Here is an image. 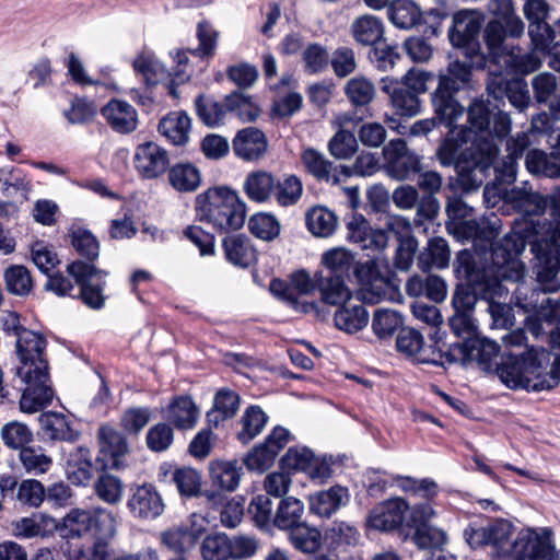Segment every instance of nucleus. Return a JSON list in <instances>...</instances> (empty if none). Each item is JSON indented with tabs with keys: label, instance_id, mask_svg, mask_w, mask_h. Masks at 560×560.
<instances>
[{
	"label": "nucleus",
	"instance_id": "f257e3e1",
	"mask_svg": "<svg viewBox=\"0 0 560 560\" xmlns=\"http://www.w3.org/2000/svg\"><path fill=\"white\" fill-rule=\"evenodd\" d=\"M468 128L462 129L463 140L471 141L476 153L486 155V162L474 170V184H482V175L490 166L494 167L495 178L502 184H511L516 179L517 160L530 145L527 132H520L506 140V156L498 162L499 147L497 140L505 138L512 126L510 116L495 112L489 101L475 98L467 108Z\"/></svg>",
	"mask_w": 560,
	"mask_h": 560
},
{
	"label": "nucleus",
	"instance_id": "f03ea898",
	"mask_svg": "<svg viewBox=\"0 0 560 560\" xmlns=\"http://www.w3.org/2000/svg\"><path fill=\"white\" fill-rule=\"evenodd\" d=\"M492 220H468L464 222V229L474 242H486L490 245L489 260L487 269L489 279L480 285L479 294L481 299L489 303L488 310L498 327L512 325L510 318V307L495 298L501 299L508 293L501 281L521 282L524 278L525 267L518 259V255L525 249V243L517 234H506L494 242L499 235V219L492 215Z\"/></svg>",
	"mask_w": 560,
	"mask_h": 560
},
{
	"label": "nucleus",
	"instance_id": "7ed1b4c3",
	"mask_svg": "<svg viewBox=\"0 0 560 560\" xmlns=\"http://www.w3.org/2000/svg\"><path fill=\"white\" fill-rule=\"evenodd\" d=\"M15 348L20 360L15 371L22 390L20 408L23 412L34 413L47 406L54 397L45 359L46 340L33 330H22Z\"/></svg>",
	"mask_w": 560,
	"mask_h": 560
},
{
	"label": "nucleus",
	"instance_id": "20e7f679",
	"mask_svg": "<svg viewBox=\"0 0 560 560\" xmlns=\"http://www.w3.org/2000/svg\"><path fill=\"white\" fill-rule=\"evenodd\" d=\"M550 354L545 349H529L521 355L503 353L497 374L510 388L541 392L551 389L558 381L549 371Z\"/></svg>",
	"mask_w": 560,
	"mask_h": 560
},
{
	"label": "nucleus",
	"instance_id": "39448f33",
	"mask_svg": "<svg viewBox=\"0 0 560 560\" xmlns=\"http://www.w3.org/2000/svg\"><path fill=\"white\" fill-rule=\"evenodd\" d=\"M199 220L219 233L241 229L245 223L246 206L238 194L228 187H213L196 198Z\"/></svg>",
	"mask_w": 560,
	"mask_h": 560
},
{
	"label": "nucleus",
	"instance_id": "423d86ee",
	"mask_svg": "<svg viewBox=\"0 0 560 560\" xmlns=\"http://www.w3.org/2000/svg\"><path fill=\"white\" fill-rule=\"evenodd\" d=\"M492 19L483 30V40L490 59L497 60L508 51L509 38L517 39L525 33V23L516 13L513 0H489Z\"/></svg>",
	"mask_w": 560,
	"mask_h": 560
},
{
	"label": "nucleus",
	"instance_id": "0eeeda50",
	"mask_svg": "<svg viewBox=\"0 0 560 560\" xmlns=\"http://www.w3.org/2000/svg\"><path fill=\"white\" fill-rule=\"evenodd\" d=\"M534 234L536 240L532 244V252L538 264V275L542 280L555 288V273L560 269V219L553 222H535Z\"/></svg>",
	"mask_w": 560,
	"mask_h": 560
},
{
	"label": "nucleus",
	"instance_id": "6e6552de",
	"mask_svg": "<svg viewBox=\"0 0 560 560\" xmlns=\"http://www.w3.org/2000/svg\"><path fill=\"white\" fill-rule=\"evenodd\" d=\"M256 550L254 538L245 535L230 537L224 533L209 534L200 545L203 560H244L253 557Z\"/></svg>",
	"mask_w": 560,
	"mask_h": 560
},
{
	"label": "nucleus",
	"instance_id": "1a4fd4ad",
	"mask_svg": "<svg viewBox=\"0 0 560 560\" xmlns=\"http://www.w3.org/2000/svg\"><path fill=\"white\" fill-rule=\"evenodd\" d=\"M499 345L487 338H468L465 341L454 342L443 350L439 348L441 365L460 363L463 365L477 362L487 369L499 353Z\"/></svg>",
	"mask_w": 560,
	"mask_h": 560
},
{
	"label": "nucleus",
	"instance_id": "9d476101",
	"mask_svg": "<svg viewBox=\"0 0 560 560\" xmlns=\"http://www.w3.org/2000/svg\"><path fill=\"white\" fill-rule=\"evenodd\" d=\"M480 30L481 18L466 10L454 14L452 26L448 30L452 46L462 49L463 55L472 62L475 58L482 61L485 56L479 43Z\"/></svg>",
	"mask_w": 560,
	"mask_h": 560
},
{
	"label": "nucleus",
	"instance_id": "9b49d317",
	"mask_svg": "<svg viewBox=\"0 0 560 560\" xmlns=\"http://www.w3.org/2000/svg\"><path fill=\"white\" fill-rule=\"evenodd\" d=\"M67 272L80 285L79 296L93 310H101L105 304L104 285L107 273L94 265L74 260L67 266Z\"/></svg>",
	"mask_w": 560,
	"mask_h": 560
},
{
	"label": "nucleus",
	"instance_id": "f8f14e48",
	"mask_svg": "<svg viewBox=\"0 0 560 560\" xmlns=\"http://www.w3.org/2000/svg\"><path fill=\"white\" fill-rule=\"evenodd\" d=\"M469 141L463 140V132L460 128L451 127L446 138L438 149V159L442 165L455 164V168L460 177V182L465 189L478 188L480 185H475L474 170L477 165L486 162V155L476 156V161L472 166H468L458 160V151L462 144L468 143Z\"/></svg>",
	"mask_w": 560,
	"mask_h": 560
},
{
	"label": "nucleus",
	"instance_id": "ddd939ff",
	"mask_svg": "<svg viewBox=\"0 0 560 560\" xmlns=\"http://www.w3.org/2000/svg\"><path fill=\"white\" fill-rule=\"evenodd\" d=\"M354 273L361 285L360 292L364 302L376 304L393 298L394 285L386 276L382 275L376 260L369 259L359 264Z\"/></svg>",
	"mask_w": 560,
	"mask_h": 560
},
{
	"label": "nucleus",
	"instance_id": "4468645a",
	"mask_svg": "<svg viewBox=\"0 0 560 560\" xmlns=\"http://www.w3.org/2000/svg\"><path fill=\"white\" fill-rule=\"evenodd\" d=\"M383 156L388 176L397 180L409 179L421 171L419 156L408 149L402 139L389 141L383 149Z\"/></svg>",
	"mask_w": 560,
	"mask_h": 560
},
{
	"label": "nucleus",
	"instance_id": "2eb2a0df",
	"mask_svg": "<svg viewBox=\"0 0 560 560\" xmlns=\"http://www.w3.org/2000/svg\"><path fill=\"white\" fill-rule=\"evenodd\" d=\"M132 163L139 177L142 179H156L170 168L167 150L153 141L136 147Z\"/></svg>",
	"mask_w": 560,
	"mask_h": 560
},
{
	"label": "nucleus",
	"instance_id": "dca6fc26",
	"mask_svg": "<svg viewBox=\"0 0 560 560\" xmlns=\"http://www.w3.org/2000/svg\"><path fill=\"white\" fill-rule=\"evenodd\" d=\"M289 431L277 427L266 438L265 442L249 451L243 462L250 471L264 472L275 463L278 454L284 448L289 441Z\"/></svg>",
	"mask_w": 560,
	"mask_h": 560
},
{
	"label": "nucleus",
	"instance_id": "f3484780",
	"mask_svg": "<svg viewBox=\"0 0 560 560\" xmlns=\"http://www.w3.org/2000/svg\"><path fill=\"white\" fill-rule=\"evenodd\" d=\"M505 199L513 208L523 217L527 218L528 224L534 232V224L532 221L541 222L539 218L545 213L549 206V199L537 192H534L532 187L524 183L523 187H515L505 192Z\"/></svg>",
	"mask_w": 560,
	"mask_h": 560
},
{
	"label": "nucleus",
	"instance_id": "a211bd4d",
	"mask_svg": "<svg viewBox=\"0 0 560 560\" xmlns=\"http://www.w3.org/2000/svg\"><path fill=\"white\" fill-rule=\"evenodd\" d=\"M127 508L133 517L148 521L159 517L165 503L153 485L144 483L132 490Z\"/></svg>",
	"mask_w": 560,
	"mask_h": 560
},
{
	"label": "nucleus",
	"instance_id": "6ab92c4d",
	"mask_svg": "<svg viewBox=\"0 0 560 560\" xmlns=\"http://www.w3.org/2000/svg\"><path fill=\"white\" fill-rule=\"evenodd\" d=\"M515 560H553L555 548L532 529L521 530L513 541Z\"/></svg>",
	"mask_w": 560,
	"mask_h": 560
},
{
	"label": "nucleus",
	"instance_id": "aec40b11",
	"mask_svg": "<svg viewBox=\"0 0 560 560\" xmlns=\"http://www.w3.org/2000/svg\"><path fill=\"white\" fill-rule=\"evenodd\" d=\"M408 509V503L401 498L389 499L377 504L368 516L370 527L392 532L404 526V512Z\"/></svg>",
	"mask_w": 560,
	"mask_h": 560
},
{
	"label": "nucleus",
	"instance_id": "412c9836",
	"mask_svg": "<svg viewBox=\"0 0 560 560\" xmlns=\"http://www.w3.org/2000/svg\"><path fill=\"white\" fill-rule=\"evenodd\" d=\"M97 443L100 448L97 460L104 463L103 467L117 468L119 466V458L129 451L125 435L108 424L98 428Z\"/></svg>",
	"mask_w": 560,
	"mask_h": 560
},
{
	"label": "nucleus",
	"instance_id": "4be33fe9",
	"mask_svg": "<svg viewBox=\"0 0 560 560\" xmlns=\"http://www.w3.org/2000/svg\"><path fill=\"white\" fill-rule=\"evenodd\" d=\"M348 240L362 249H384L388 244L385 231L373 230L370 222L362 215L353 213L347 221Z\"/></svg>",
	"mask_w": 560,
	"mask_h": 560
},
{
	"label": "nucleus",
	"instance_id": "5701e85b",
	"mask_svg": "<svg viewBox=\"0 0 560 560\" xmlns=\"http://www.w3.org/2000/svg\"><path fill=\"white\" fill-rule=\"evenodd\" d=\"M457 91L448 89V80L438 84L432 93L431 103L436 119L447 127H456L455 122L464 115V106L456 100Z\"/></svg>",
	"mask_w": 560,
	"mask_h": 560
},
{
	"label": "nucleus",
	"instance_id": "b1692460",
	"mask_svg": "<svg viewBox=\"0 0 560 560\" xmlns=\"http://www.w3.org/2000/svg\"><path fill=\"white\" fill-rule=\"evenodd\" d=\"M381 90L389 97L390 104L396 114L413 117L421 112L419 95L407 89L399 81L389 78L381 80Z\"/></svg>",
	"mask_w": 560,
	"mask_h": 560
},
{
	"label": "nucleus",
	"instance_id": "393cba45",
	"mask_svg": "<svg viewBox=\"0 0 560 560\" xmlns=\"http://www.w3.org/2000/svg\"><path fill=\"white\" fill-rule=\"evenodd\" d=\"M350 500L349 490L336 485L310 495V511L322 517H330Z\"/></svg>",
	"mask_w": 560,
	"mask_h": 560
},
{
	"label": "nucleus",
	"instance_id": "a878e982",
	"mask_svg": "<svg viewBox=\"0 0 560 560\" xmlns=\"http://www.w3.org/2000/svg\"><path fill=\"white\" fill-rule=\"evenodd\" d=\"M102 115L116 132L130 133L137 129L138 113L133 106L125 101H109L102 108Z\"/></svg>",
	"mask_w": 560,
	"mask_h": 560
},
{
	"label": "nucleus",
	"instance_id": "bb28decb",
	"mask_svg": "<svg viewBox=\"0 0 560 560\" xmlns=\"http://www.w3.org/2000/svg\"><path fill=\"white\" fill-rule=\"evenodd\" d=\"M38 421L43 436L48 441L75 442L80 436V433L72 429L68 417L61 412H44Z\"/></svg>",
	"mask_w": 560,
	"mask_h": 560
},
{
	"label": "nucleus",
	"instance_id": "cd10ccee",
	"mask_svg": "<svg viewBox=\"0 0 560 560\" xmlns=\"http://www.w3.org/2000/svg\"><path fill=\"white\" fill-rule=\"evenodd\" d=\"M234 153L245 160L260 159L267 150V139L262 131L248 127L237 132L233 140Z\"/></svg>",
	"mask_w": 560,
	"mask_h": 560
},
{
	"label": "nucleus",
	"instance_id": "c85d7f7f",
	"mask_svg": "<svg viewBox=\"0 0 560 560\" xmlns=\"http://www.w3.org/2000/svg\"><path fill=\"white\" fill-rule=\"evenodd\" d=\"M334 322L338 329L354 334L366 327L369 313L360 299H351L336 311Z\"/></svg>",
	"mask_w": 560,
	"mask_h": 560
},
{
	"label": "nucleus",
	"instance_id": "c756f323",
	"mask_svg": "<svg viewBox=\"0 0 560 560\" xmlns=\"http://www.w3.org/2000/svg\"><path fill=\"white\" fill-rule=\"evenodd\" d=\"M208 506L220 509L221 524L226 528L236 527L244 514V501L241 498H233L225 501V497L219 491L207 490L202 493Z\"/></svg>",
	"mask_w": 560,
	"mask_h": 560
},
{
	"label": "nucleus",
	"instance_id": "7c9ffc66",
	"mask_svg": "<svg viewBox=\"0 0 560 560\" xmlns=\"http://www.w3.org/2000/svg\"><path fill=\"white\" fill-rule=\"evenodd\" d=\"M396 348L408 357H415L422 363L441 364L440 353L432 351L431 354L423 347L422 335L412 328H402L396 339Z\"/></svg>",
	"mask_w": 560,
	"mask_h": 560
},
{
	"label": "nucleus",
	"instance_id": "2f4dec72",
	"mask_svg": "<svg viewBox=\"0 0 560 560\" xmlns=\"http://www.w3.org/2000/svg\"><path fill=\"white\" fill-rule=\"evenodd\" d=\"M66 472L73 485H86L93 477L91 452L85 446L72 447L66 458Z\"/></svg>",
	"mask_w": 560,
	"mask_h": 560
},
{
	"label": "nucleus",
	"instance_id": "473e14b6",
	"mask_svg": "<svg viewBox=\"0 0 560 560\" xmlns=\"http://www.w3.org/2000/svg\"><path fill=\"white\" fill-rule=\"evenodd\" d=\"M302 163L306 171L318 180H325L332 185L339 183L340 166L334 165L325 155L312 148L305 149L301 155Z\"/></svg>",
	"mask_w": 560,
	"mask_h": 560
},
{
	"label": "nucleus",
	"instance_id": "72a5a7b5",
	"mask_svg": "<svg viewBox=\"0 0 560 560\" xmlns=\"http://www.w3.org/2000/svg\"><path fill=\"white\" fill-rule=\"evenodd\" d=\"M191 119L185 112H172L159 124V132L174 145H184L189 140Z\"/></svg>",
	"mask_w": 560,
	"mask_h": 560
},
{
	"label": "nucleus",
	"instance_id": "f704fd0d",
	"mask_svg": "<svg viewBox=\"0 0 560 560\" xmlns=\"http://www.w3.org/2000/svg\"><path fill=\"white\" fill-rule=\"evenodd\" d=\"M209 474L214 487L233 492L240 486L243 471L237 460H214L210 463Z\"/></svg>",
	"mask_w": 560,
	"mask_h": 560
},
{
	"label": "nucleus",
	"instance_id": "c9c22d12",
	"mask_svg": "<svg viewBox=\"0 0 560 560\" xmlns=\"http://www.w3.org/2000/svg\"><path fill=\"white\" fill-rule=\"evenodd\" d=\"M223 248L226 259L235 266L246 268L256 260V249L244 235L225 237Z\"/></svg>",
	"mask_w": 560,
	"mask_h": 560
},
{
	"label": "nucleus",
	"instance_id": "e433bc0d",
	"mask_svg": "<svg viewBox=\"0 0 560 560\" xmlns=\"http://www.w3.org/2000/svg\"><path fill=\"white\" fill-rule=\"evenodd\" d=\"M450 247L446 240L435 237L429 241L428 246L418 257V267L422 271H429L432 268L443 269L450 261Z\"/></svg>",
	"mask_w": 560,
	"mask_h": 560
},
{
	"label": "nucleus",
	"instance_id": "4c0bfd02",
	"mask_svg": "<svg viewBox=\"0 0 560 560\" xmlns=\"http://www.w3.org/2000/svg\"><path fill=\"white\" fill-rule=\"evenodd\" d=\"M485 62V56L482 61H479L478 58H475L474 62L470 59L468 61L454 60L448 63L447 73L439 77V84H442L444 80H448V89L458 92L469 84L472 67H483Z\"/></svg>",
	"mask_w": 560,
	"mask_h": 560
},
{
	"label": "nucleus",
	"instance_id": "58836bf2",
	"mask_svg": "<svg viewBox=\"0 0 560 560\" xmlns=\"http://www.w3.org/2000/svg\"><path fill=\"white\" fill-rule=\"evenodd\" d=\"M387 15L396 27L410 30L419 23L421 12L411 0H393L387 7Z\"/></svg>",
	"mask_w": 560,
	"mask_h": 560
},
{
	"label": "nucleus",
	"instance_id": "ea45409f",
	"mask_svg": "<svg viewBox=\"0 0 560 560\" xmlns=\"http://www.w3.org/2000/svg\"><path fill=\"white\" fill-rule=\"evenodd\" d=\"M275 186L276 180L270 173L256 171L247 175L243 189L250 200L265 202L272 196Z\"/></svg>",
	"mask_w": 560,
	"mask_h": 560
},
{
	"label": "nucleus",
	"instance_id": "a19ab883",
	"mask_svg": "<svg viewBox=\"0 0 560 560\" xmlns=\"http://www.w3.org/2000/svg\"><path fill=\"white\" fill-rule=\"evenodd\" d=\"M167 171L168 183L177 191H194L201 183L200 172L191 163H177Z\"/></svg>",
	"mask_w": 560,
	"mask_h": 560
},
{
	"label": "nucleus",
	"instance_id": "79ce46f5",
	"mask_svg": "<svg viewBox=\"0 0 560 560\" xmlns=\"http://www.w3.org/2000/svg\"><path fill=\"white\" fill-rule=\"evenodd\" d=\"M525 165L532 174L560 177V155L556 151L548 155L541 150H529L525 156Z\"/></svg>",
	"mask_w": 560,
	"mask_h": 560
},
{
	"label": "nucleus",
	"instance_id": "37998d69",
	"mask_svg": "<svg viewBox=\"0 0 560 560\" xmlns=\"http://www.w3.org/2000/svg\"><path fill=\"white\" fill-rule=\"evenodd\" d=\"M304 504L294 497H287L281 500L273 516L272 523L281 530H289L302 523Z\"/></svg>",
	"mask_w": 560,
	"mask_h": 560
},
{
	"label": "nucleus",
	"instance_id": "c03bdc74",
	"mask_svg": "<svg viewBox=\"0 0 560 560\" xmlns=\"http://www.w3.org/2000/svg\"><path fill=\"white\" fill-rule=\"evenodd\" d=\"M202 533L203 528L201 525L198 528L178 526L165 532L162 535V541L171 550L184 553L196 546Z\"/></svg>",
	"mask_w": 560,
	"mask_h": 560
},
{
	"label": "nucleus",
	"instance_id": "a18cd8bd",
	"mask_svg": "<svg viewBox=\"0 0 560 560\" xmlns=\"http://www.w3.org/2000/svg\"><path fill=\"white\" fill-rule=\"evenodd\" d=\"M198 417L199 410L190 397H177L168 407L167 419L178 429H191Z\"/></svg>",
	"mask_w": 560,
	"mask_h": 560
},
{
	"label": "nucleus",
	"instance_id": "49530a36",
	"mask_svg": "<svg viewBox=\"0 0 560 560\" xmlns=\"http://www.w3.org/2000/svg\"><path fill=\"white\" fill-rule=\"evenodd\" d=\"M19 460L25 472L33 476L44 475L52 467V458L39 445L22 448Z\"/></svg>",
	"mask_w": 560,
	"mask_h": 560
},
{
	"label": "nucleus",
	"instance_id": "de8ad7c7",
	"mask_svg": "<svg viewBox=\"0 0 560 560\" xmlns=\"http://www.w3.org/2000/svg\"><path fill=\"white\" fill-rule=\"evenodd\" d=\"M308 231L318 237L330 236L337 228V217L325 207H314L306 212Z\"/></svg>",
	"mask_w": 560,
	"mask_h": 560
},
{
	"label": "nucleus",
	"instance_id": "09e8293b",
	"mask_svg": "<svg viewBox=\"0 0 560 560\" xmlns=\"http://www.w3.org/2000/svg\"><path fill=\"white\" fill-rule=\"evenodd\" d=\"M355 40L362 45H374L383 37L384 28L381 20L374 15L358 18L352 24Z\"/></svg>",
	"mask_w": 560,
	"mask_h": 560
},
{
	"label": "nucleus",
	"instance_id": "8fccbe9b",
	"mask_svg": "<svg viewBox=\"0 0 560 560\" xmlns=\"http://www.w3.org/2000/svg\"><path fill=\"white\" fill-rule=\"evenodd\" d=\"M318 290L323 302L330 305H342L353 299L350 289L340 277L322 278L318 282Z\"/></svg>",
	"mask_w": 560,
	"mask_h": 560
},
{
	"label": "nucleus",
	"instance_id": "3c124183",
	"mask_svg": "<svg viewBox=\"0 0 560 560\" xmlns=\"http://www.w3.org/2000/svg\"><path fill=\"white\" fill-rule=\"evenodd\" d=\"M267 421L268 417L260 407H248L241 418L242 430L237 433V439L244 444L248 443L260 434Z\"/></svg>",
	"mask_w": 560,
	"mask_h": 560
},
{
	"label": "nucleus",
	"instance_id": "603ef678",
	"mask_svg": "<svg viewBox=\"0 0 560 560\" xmlns=\"http://www.w3.org/2000/svg\"><path fill=\"white\" fill-rule=\"evenodd\" d=\"M171 480L182 497L192 498L201 493V477L194 468H176L171 472Z\"/></svg>",
	"mask_w": 560,
	"mask_h": 560
},
{
	"label": "nucleus",
	"instance_id": "864d4df0",
	"mask_svg": "<svg viewBox=\"0 0 560 560\" xmlns=\"http://www.w3.org/2000/svg\"><path fill=\"white\" fill-rule=\"evenodd\" d=\"M289 539L292 546L304 552H315L320 546V533L310 527L305 522L289 529Z\"/></svg>",
	"mask_w": 560,
	"mask_h": 560
},
{
	"label": "nucleus",
	"instance_id": "5fc2aeb1",
	"mask_svg": "<svg viewBox=\"0 0 560 560\" xmlns=\"http://www.w3.org/2000/svg\"><path fill=\"white\" fill-rule=\"evenodd\" d=\"M240 397L230 389H220L214 397V408L208 412V419L215 424L228 418H232L238 410Z\"/></svg>",
	"mask_w": 560,
	"mask_h": 560
},
{
	"label": "nucleus",
	"instance_id": "6e6d98bb",
	"mask_svg": "<svg viewBox=\"0 0 560 560\" xmlns=\"http://www.w3.org/2000/svg\"><path fill=\"white\" fill-rule=\"evenodd\" d=\"M556 31L549 23H530L528 24V35L535 50H539L540 54H546L547 50L556 42V38L560 36V19L557 21Z\"/></svg>",
	"mask_w": 560,
	"mask_h": 560
},
{
	"label": "nucleus",
	"instance_id": "4d7b16f0",
	"mask_svg": "<svg viewBox=\"0 0 560 560\" xmlns=\"http://www.w3.org/2000/svg\"><path fill=\"white\" fill-rule=\"evenodd\" d=\"M7 290L14 294L27 295L33 288V281L28 269L22 265H13L4 270Z\"/></svg>",
	"mask_w": 560,
	"mask_h": 560
},
{
	"label": "nucleus",
	"instance_id": "13d9d810",
	"mask_svg": "<svg viewBox=\"0 0 560 560\" xmlns=\"http://www.w3.org/2000/svg\"><path fill=\"white\" fill-rule=\"evenodd\" d=\"M1 438L5 446L21 452L22 448L27 447L32 442L33 433L26 424L11 421L2 427Z\"/></svg>",
	"mask_w": 560,
	"mask_h": 560
},
{
	"label": "nucleus",
	"instance_id": "bf43d9fd",
	"mask_svg": "<svg viewBox=\"0 0 560 560\" xmlns=\"http://www.w3.org/2000/svg\"><path fill=\"white\" fill-rule=\"evenodd\" d=\"M195 107L199 119L209 127L220 125L228 112L225 104L222 105L212 97L199 95L195 100Z\"/></svg>",
	"mask_w": 560,
	"mask_h": 560
},
{
	"label": "nucleus",
	"instance_id": "052dcab7",
	"mask_svg": "<svg viewBox=\"0 0 560 560\" xmlns=\"http://www.w3.org/2000/svg\"><path fill=\"white\" fill-rule=\"evenodd\" d=\"M136 72L141 73L147 84H156L172 77V72L165 69L153 56L142 54L133 61Z\"/></svg>",
	"mask_w": 560,
	"mask_h": 560
},
{
	"label": "nucleus",
	"instance_id": "680f3d73",
	"mask_svg": "<svg viewBox=\"0 0 560 560\" xmlns=\"http://www.w3.org/2000/svg\"><path fill=\"white\" fill-rule=\"evenodd\" d=\"M91 530L101 540L113 538L116 534V518L113 512L101 508H91Z\"/></svg>",
	"mask_w": 560,
	"mask_h": 560
},
{
	"label": "nucleus",
	"instance_id": "e2e57ef3",
	"mask_svg": "<svg viewBox=\"0 0 560 560\" xmlns=\"http://www.w3.org/2000/svg\"><path fill=\"white\" fill-rule=\"evenodd\" d=\"M345 94L355 106H365L375 97V88L371 81L363 77H354L345 85Z\"/></svg>",
	"mask_w": 560,
	"mask_h": 560
},
{
	"label": "nucleus",
	"instance_id": "0e129e2a",
	"mask_svg": "<svg viewBox=\"0 0 560 560\" xmlns=\"http://www.w3.org/2000/svg\"><path fill=\"white\" fill-rule=\"evenodd\" d=\"M225 108L234 113L242 121H254L259 113V107L249 96L241 92H233L225 97Z\"/></svg>",
	"mask_w": 560,
	"mask_h": 560
},
{
	"label": "nucleus",
	"instance_id": "69168bd1",
	"mask_svg": "<svg viewBox=\"0 0 560 560\" xmlns=\"http://www.w3.org/2000/svg\"><path fill=\"white\" fill-rule=\"evenodd\" d=\"M326 538L332 548L338 549L343 546H355L359 542L360 534L353 525L336 521L327 529Z\"/></svg>",
	"mask_w": 560,
	"mask_h": 560
},
{
	"label": "nucleus",
	"instance_id": "338daca9",
	"mask_svg": "<svg viewBox=\"0 0 560 560\" xmlns=\"http://www.w3.org/2000/svg\"><path fill=\"white\" fill-rule=\"evenodd\" d=\"M303 185L295 175H287L283 179L276 182L275 195L279 205L287 207L299 201L302 196Z\"/></svg>",
	"mask_w": 560,
	"mask_h": 560
},
{
	"label": "nucleus",
	"instance_id": "774afa93",
	"mask_svg": "<svg viewBox=\"0 0 560 560\" xmlns=\"http://www.w3.org/2000/svg\"><path fill=\"white\" fill-rule=\"evenodd\" d=\"M324 265L330 270L332 277L343 278L354 266V256L346 248H335L323 255Z\"/></svg>",
	"mask_w": 560,
	"mask_h": 560
}]
</instances>
